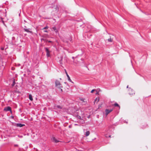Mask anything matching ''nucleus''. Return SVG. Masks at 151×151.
Masks as SVG:
<instances>
[{
  "label": "nucleus",
  "mask_w": 151,
  "mask_h": 151,
  "mask_svg": "<svg viewBox=\"0 0 151 151\" xmlns=\"http://www.w3.org/2000/svg\"><path fill=\"white\" fill-rule=\"evenodd\" d=\"M62 61H63V58L62 57V58H61V59L60 60H59V63L61 64H63Z\"/></svg>",
  "instance_id": "nucleus-19"
},
{
  "label": "nucleus",
  "mask_w": 151,
  "mask_h": 151,
  "mask_svg": "<svg viewBox=\"0 0 151 151\" xmlns=\"http://www.w3.org/2000/svg\"><path fill=\"white\" fill-rule=\"evenodd\" d=\"M19 16H20V14H19Z\"/></svg>",
  "instance_id": "nucleus-40"
},
{
  "label": "nucleus",
  "mask_w": 151,
  "mask_h": 151,
  "mask_svg": "<svg viewBox=\"0 0 151 151\" xmlns=\"http://www.w3.org/2000/svg\"><path fill=\"white\" fill-rule=\"evenodd\" d=\"M1 50H4V47H1Z\"/></svg>",
  "instance_id": "nucleus-25"
},
{
  "label": "nucleus",
  "mask_w": 151,
  "mask_h": 151,
  "mask_svg": "<svg viewBox=\"0 0 151 151\" xmlns=\"http://www.w3.org/2000/svg\"><path fill=\"white\" fill-rule=\"evenodd\" d=\"M55 11L56 12H58L59 9V6L58 5H56V7L55 8Z\"/></svg>",
  "instance_id": "nucleus-12"
},
{
  "label": "nucleus",
  "mask_w": 151,
  "mask_h": 151,
  "mask_svg": "<svg viewBox=\"0 0 151 151\" xmlns=\"http://www.w3.org/2000/svg\"><path fill=\"white\" fill-rule=\"evenodd\" d=\"M64 71H65V74H66V76H67V77L68 78V81H69L71 82L72 83H73V82L71 80L70 78V76H69L68 74V73H67V72L66 71V70L65 69H64Z\"/></svg>",
  "instance_id": "nucleus-7"
},
{
  "label": "nucleus",
  "mask_w": 151,
  "mask_h": 151,
  "mask_svg": "<svg viewBox=\"0 0 151 151\" xmlns=\"http://www.w3.org/2000/svg\"><path fill=\"white\" fill-rule=\"evenodd\" d=\"M25 126L24 124H22L21 123H15V126L17 127H22Z\"/></svg>",
  "instance_id": "nucleus-8"
},
{
  "label": "nucleus",
  "mask_w": 151,
  "mask_h": 151,
  "mask_svg": "<svg viewBox=\"0 0 151 151\" xmlns=\"http://www.w3.org/2000/svg\"><path fill=\"white\" fill-rule=\"evenodd\" d=\"M48 28V27L47 26H46L43 28V29H47Z\"/></svg>",
  "instance_id": "nucleus-21"
},
{
  "label": "nucleus",
  "mask_w": 151,
  "mask_h": 151,
  "mask_svg": "<svg viewBox=\"0 0 151 151\" xmlns=\"http://www.w3.org/2000/svg\"><path fill=\"white\" fill-rule=\"evenodd\" d=\"M12 118H14V116H13L12 117Z\"/></svg>",
  "instance_id": "nucleus-38"
},
{
  "label": "nucleus",
  "mask_w": 151,
  "mask_h": 151,
  "mask_svg": "<svg viewBox=\"0 0 151 151\" xmlns=\"http://www.w3.org/2000/svg\"><path fill=\"white\" fill-rule=\"evenodd\" d=\"M69 127H70V126H69Z\"/></svg>",
  "instance_id": "nucleus-43"
},
{
  "label": "nucleus",
  "mask_w": 151,
  "mask_h": 151,
  "mask_svg": "<svg viewBox=\"0 0 151 151\" xmlns=\"http://www.w3.org/2000/svg\"><path fill=\"white\" fill-rule=\"evenodd\" d=\"M128 87H129V86H128V85H127V88H128Z\"/></svg>",
  "instance_id": "nucleus-32"
},
{
  "label": "nucleus",
  "mask_w": 151,
  "mask_h": 151,
  "mask_svg": "<svg viewBox=\"0 0 151 151\" xmlns=\"http://www.w3.org/2000/svg\"><path fill=\"white\" fill-rule=\"evenodd\" d=\"M4 110L6 111H11V109L10 106H7L4 108Z\"/></svg>",
  "instance_id": "nucleus-9"
},
{
  "label": "nucleus",
  "mask_w": 151,
  "mask_h": 151,
  "mask_svg": "<svg viewBox=\"0 0 151 151\" xmlns=\"http://www.w3.org/2000/svg\"><path fill=\"white\" fill-rule=\"evenodd\" d=\"M108 41L109 42H112V40L111 38V37H110V38H109L108 40Z\"/></svg>",
  "instance_id": "nucleus-20"
},
{
  "label": "nucleus",
  "mask_w": 151,
  "mask_h": 151,
  "mask_svg": "<svg viewBox=\"0 0 151 151\" xmlns=\"http://www.w3.org/2000/svg\"><path fill=\"white\" fill-rule=\"evenodd\" d=\"M71 40H72V39H71H71L70 40V41H71Z\"/></svg>",
  "instance_id": "nucleus-35"
},
{
  "label": "nucleus",
  "mask_w": 151,
  "mask_h": 151,
  "mask_svg": "<svg viewBox=\"0 0 151 151\" xmlns=\"http://www.w3.org/2000/svg\"><path fill=\"white\" fill-rule=\"evenodd\" d=\"M44 49H45L46 52V56L47 57H50V52L49 51L48 48L47 47H45L44 48Z\"/></svg>",
  "instance_id": "nucleus-5"
},
{
  "label": "nucleus",
  "mask_w": 151,
  "mask_h": 151,
  "mask_svg": "<svg viewBox=\"0 0 151 151\" xmlns=\"http://www.w3.org/2000/svg\"><path fill=\"white\" fill-rule=\"evenodd\" d=\"M65 83V84H67V83H66V82H65V83Z\"/></svg>",
  "instance_id": "nucleus-33"
},
{
  "label": "nucleus",
  "mask_w": 151,
  "mask_h": 151,
  "mask_svg": "<svg viewBox=\"0 0 151 151\" xmlns=\"http://www.w3.org/2000/svg\"><path fill=\"white\" fill-rule=\"evenodd\" d=\"M55 107L59 109H61L62 108L61 106L60 105H56L55 106Z\"/></svg>",
  "instance_id": "nucleus-18"
},
{
  "label": "nucleus",
  "mask_w": 151,
  "mask_h": 151,
  "mask_svg": "<svg viewBox=\"0 0 151 151\" xmlns=\"http://www.w3.org/2000/svg\"><path fill=\"white\" fill-rule=\"evenodd\" d=\"M14 145L15 147H18V145L17 144H15Z\"/></svg>",
  "instance_id": "nucleus-26"
},
{
  "label": "nucleus",
  "mask_w": 151,
  "mask_h": 151,
  "mask_svg": "<svg viewBox=\"0 0 151 151\" xmlns=\"http://www.w3.org/2000/svg\"><path fill=\"white\" fill-rule=\"evenodd\" d=\"M113 111V109H106L105 110V114L106 115H108L109 113L110 112L112 111Z\"/></svg>",
  "instance_id": "nucleus-10"
},
{
  "label": "nucleus",
  "mask_w": 151,
  "mask_h": 151,
  "mask_svg": "<svg viewBox=\"0 0 151 151\" xmlns=\"http://www.w3.org/2000/svg\"><path fill=\"white\" fill-rule=\"evenodd\" d=\"M24 27L25 28H24V31L28 32V33H31L32 32L30 31H29V29H27L26 28V27L25 26H24Z\"/></svg>",
  "instance_id": "nucleus-11"
},
{
  "label": "nucleus",
  "mask_w": 151,
  "mask_h": 151,
  "mask_svg": "<svg viewBox=\"0 0 151 151\" xmlns=\"http://www.w3.org/2000/svg\"><path fill=\"white\" fill-rule=\"evenodd\" d=\"M83 132H84V134L86 137H87L90 134V132L87 129H84Z\"/></svg>",
  "instance_id": "nucleus-3"
},
{
  "label": "nucleus",
  "mask_w": 151,
  "mask_h": 151,
  "mask_svg": "<svg viewBox=\"0 0 151 151\" xmlns=\"http://www.w3.org/2000/svg\"><path fill=\"white\" fill-rule=\"evenodd\" d=\"M82 55H78L75 58V59L78 62H81V61H82V63H83V59L81 58Z\"/></svg>",
  "instance_id": "nucleus-1"
},
{
  "label": "nucleus",
  "mask_w": 151,
  "mask_h": 151,
  "mask_svg": "<svg viewBox=\"0 0 151 151\" xmlns=\"http://www.w3.org/2000/svg\"><path fill=\"white\" fill-rule=\"evenodd\" d=\"M128 92L129 94L130 95H133L135 93L134 91L130 88H129Z\"/></svg>",
  "instance_id": "nucleus-4"
},
{
  "label": "nucleus",
  "mask_w": 151,
  "mask_h": 151,
  "mask_svg": "<svg viewBox=\"0 0 151 151\" xmlns=\"http://www.w3.org/2000/svg\"><path fill=\"white\" fill-rule=\"evenodd\" d=\"M29 100L31 101H32L33 100L32 96L31 94H29Z\"/></svg>",
  "instance_id": "nucleus-15"
},
{
  "label": "nucleus",
  "mask_w": 151,
  "mask_h": 151,
  "mask_svg": "<svg viewBox=\"0 0 151 151\" xmlns=\"http://www.w3.org/2000/svg\"><path fill=\"white\" fill-rule=\"evenodd\" d=\"M51 140H52V142L55 143H58L59 142V141L58 140L56 139L54 136H52L51 138Z\"/></svg>",
  "instance_id": "nucleus-6"
},
{
  "label": "nucleus",
  "mask_w": 151,
  "mask_h": 151,
  "mask_svg": "<svg viewBox=\"0 0 151 151\" xmlns=\"http://www.w3.org/2000/svg\"><path fill=\"white\" fill-rule=\"evenodd\" d=\"M96 100H97V102H98L99 101V98H96L95 99V101H96Z\"/></svg>",
  "instance_id": "nucleus-22"
},
{
  "label": "nucleus",
  "mask_w": 151,
  "mask_h": 151,
  "mask_svg": "<svg viewBox=\"0 0 151 151\" xmlns=\"http://www.w3.org/2000/svg\"><path fill=\"white\" fill-rule=\"evenodd\" d=\"M147 125H145V127H147Z\"/></svg>",
  "instance_id": "nucleus-34"
},
{
  "label": "nucleus",
  "mask_w": 151,
  "mask_h": 151,
  "mask_svg": "<svg viewBox=\"0 0 151 151\" xmlns=\"http://www.w3.org/2000/svg\"><path fill=\"white\" fill-rule=\"evenodd\" d=\"M60 80H61V78H60Z\"/></svg>",
  "instance_id": "nucleus-41"
},
{
  "label": "nucleus",
  "mask_w": 151,
  "mask_h": 151,
  "mask_svg": "<svg viewBox=\"0 0 151 151\" xmlns=\"http://www.w3.org/2000/svg\"><path fill=\"white\" fill-rule=\"evenodd\" d=\"M15 84V79L14 78H13V80L12 81V83L11 84V86L12 87H13Z\"/></svg>",
  "instance_id": "nucleus-14"
},
{
  "label": "nucleus",
  "mask_w": 151,
  "mask_h": 151,
  "mask_svg": "<svg viewBox=\"0 0 151 151\" xmlns=\"http://www.w3.org/2000/svg\"><path fill=\"white\" fill-rule=\"evenodd\" d=\"M95 90L94 89H93L92 90H91V93H93V91Z\"/></svg>",
  "instance_id": "nucleus-24"
},
{
  "label": "nucleus",
  "mask_w": 151,
  "mask_h": 151,
  "mask_svg": "<svg viewBox=\"0 0 151 151\" xmlns=\"http://www.w3.org/2000/svg\"><path fill=\"white\" fill-rule=\"evenodd\" d=\"M114 106L115 107H118L119 108V109H120V106H119V105L117 103H115L114 104Z\"/></svg>",
  "instance_id": "nucleus-16"
},
{
  "label": "nucleus",
  "mask_w": 151,
  "mask_h": 151,
  "mask_svg": "<svg viewBox=\"0 0 151 151\" xmlns=\"http://www.w3.org/2000/svg\"><path fill=\"white\" fill-rule=\"evenodd\" d=\"M109 137H110L111 135H109Z\"/></svg>",
  "instance_id": "nucleus-36"
},
{
  "label": "nucleus",
  "mask_w": 151,
  "mask_h": 151,
  "mask_svg": "<svg viewBox=\"0 0 151 151\" xmlns=\"http://www.w3.org/2000/svg\"><path fill=\"white\" fill-rule=\"evenodd\" d=\"M55 86L56 87L59 88H63V86L61 84L60 81L58 80H56L55 82Z\"/></svg>",
  "instance_id": "nucleus-2"
},
{
  "label": "nucleus",
  "mask_w": 151,
  "mask_h": 151,
  "mask_svg": "<svg viewBox=\"0 0 151 151\" xmlns=\"http://www.w3.org/2000/svg\"><path fill=\"white\" fill-rule=\"evenodd\" d=\"M78 119H81V117L80 116H78Z\"/></svg>",
  "instance_id": "nucleus-27"
},
{
  "label": "nucleus",
  "mask_w": 151,
  "mask_h": 151,
  "mask_svg": "<svg viewBox=\"0 0 151 151\" xmlns=\"http://www.w3.org/2000/svg\"><path fill=\"white\" fill-rule=\"evenodd\" d=\"M60 90L61 91H63V90H62V89L61 88H60Z\"/></svg>",
  "instance_id": "nucleus-31"
},
{
  "label": "nucleus",
  "mask_w": 151,
  "mask_h": 151,
  "mask_svg": "<svg viewBox=\"0 0 151 151\" xmlns=\"http://www.w3.org/2000/svg\"><path fill=\"white\" fill-rule=\"evenodd\" d=\"M44 32H48V31H47V30H44Z\"/></svg>",
  "instance_id": "nucleus-29"
},
{
  "label": "nucleus",
  "mask_w": 151,
  "mask_h": 151,
  "mask_svg": "<svg viewBox=\"0 0 151 151\" xmlns=\"http://www.w3.org/2000/svg\"><path fill=\"white\" fill-rule=\"evenodd\" d=\"M74 57H72V58L74 60Z\"/></svg>",
  "instance_id": "nucleus-30"
},
{
  "label": "nucleus",
  "mask_w": 151,
  "mask_h": 151,
  "mask_svg": "<svg viewBox=\"0 0 151 151\" xmlns=\"http://www.w3.org/2000/svg\"><path fill=\"white\" fill-rule=\"evenodd\" d=\"M52 29L56 33L58 32V30L56 29V27L55 26H53L52 27Z\"/></svg>",
  "instance_id": "nucleus-13"
},
{
  "label": "nucleus",
  "mask_w": 151,
  "mask_h": 151,
  "mask_svg": "<svg viewBox=\"0 0 151 151\" xmlns=\"http://www.w3.org/2000/svg\"><path fill=\"white\" fill-rule=\"evenodd\" d=\"M47 42H52L50 40H48V41H47Z\"/></svg>",
  "instance_id": "nucleus-28"
},
{
  "label": "nucleus",
  "mask_w": 151,
  "mask_h": 151,
  "mask_svg": "<svg viewBox=\"0 0 151 151\" xmlns=\"http://www.w3.org/2000/svg\"><path fill=\"white\" fill-rule=\"evenodd\" d=\"M75 125H77V124H75Z\"/></svg>",
  "instance_id": "nucleus-37"
},
{
  "label": "nucleus",
  "mask_w": 151,
  "mask_h": 151,
  "mask_svg": "<svg viewBox=\"0 0 151 151\" xmlns=\"http://www.w3.org/2000/svg\"><path fill=\"white\" fill-rule=\"evenodd\" d=\"M41 41H44L45 42H47V41H48V40L45 38H41Z\"/></svg>",
  "instance_id": "nucleus-17"
},
{
  "label": "nucleus",
  "mask_w": 151,
  "mask_h": 151,
  "mask_svg": "<svg viewBox=\"0 0 151 151\" xmlns=\"http://www.w3.org/2000/svg\"><path fill=\"white\" fill-rule=\"evenodd\" d=\"M24 35H27V34H24Z\"/></svg>",
  "instance_id": "nucleus-39"
},
{
  "label": "nucleus",
  "mask_w": 151,
  "mask_h": 151,
  "mask_svg": "<svg viewBox=\"0 0 151 151\" xmlns=\"http://www.w3.org/2000/svg\"><path fill=\"white\" fill-rule=\"evenodd\" d=\"M0 7H1V6H0Z\"/></svg>",
  "instance_id": "nucleus-42"
},
{
  "label": "nucleus",
  "mask_w": 151,
  "mask_h": 151,
  "mask_svg": "<svg viewBox=\"0 0 151 151\" xmlns=\"http://www.w3.org/2000/svg\"><path fill=\"white\" fill-rule=\"evenodd\" d=\"M81 100L83 102H85L84 101V99H81Z\"/></svg>",
  "instance_id": "nucleus-23"
}]
</instances>
